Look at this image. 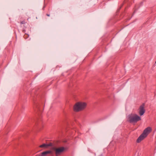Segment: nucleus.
Here are the masks:
<instances>
[{
  "mask_svg": "<svg viewBox=\"0 0 156 156\" xmlns=\"http://www.w3.org/2000/svg\"><path fill=\"white\" fill-rule=\"evenodd\" d=\"M141 120V117L135 114H129L127 117L128 122L131 123H136Z\"/></svg>",
  "mask_w": 156,
  "mask_h": 156,
  "instance_id": "obj_1",
  "label": "nucleus"
},
{
  "mask_svg": "<svg viewBox=\"0 0 156 156\" xmlns=\"http://www.w3.org/2000/svg\"><path fill=\"white\" fill-rule=\"evenodd\" d=\"M151 129L150 127H149L145 129L143 133L137 139L136 142L138 143L140 142L147 136L148 134L151 131Z\"/></svg>",
  "mask_w": 156,
  "mask_h": 156,
  "instance_id": "obj_2",
  "label": "nucleus"
},
{
  "mask_svg": "<svg viewBox=\"0 0 156 156\" xmlns=\"http://www.w3.org/2000/svg\"><path fill=\"white\" fill-rule=\"evenodd\" d=\"M86 105L87 104L85 102H77L74 106V110L75 112L81 111L86 108Z\"/></svg>",
  "mask_w": 156,
  "mask_h": 156,
  "instance_id": "obj_3",
  "label": "nucleus"
},
{
  "mask_svg": "<svg viewBox=\"0 0 156 156\" xmlns=\"http://www.w3.org/2000/svg\"><path fill=\"white\" fill-rule=\"evenodd\" d=\"M42 103L41 102H39L37 101H34V108L35 111H40L41 112L42 111L43 108L42 107Z\"/></svg>",
  "mask_w": 156,
  "mask_h": 156,
  "instance_id": "obj_4",
  "label": "nucleus"
},
{
  "mask_svg": "<svg viewBox=\"0 0 156 156\" xmlns=\"http://www.w3.org/2000/svg\"><path fill=\"white\" fill-rule=\"evenodd\" d=\"M65 149L66 148L63 147L55 148L54 150L56 156H58L60 155L64 151Z\"/></svg>",
  "mask_w": 156,
  "mask_h": 156,
  "instance_id": "obj_5",
  "label": "nucleus"
},
{
  "mask_svg": "<svg viewBox=\"0 0 156 156\" xmlns=\"http://www.w3.org/2000/svg\"><path fill=\"white\" fill-rule=\"evenodd\" d=\"M144 104H143L140 106L139 108V114L140 116H142L144 115L145 112V110L144 108Z\"/></svg>",
  "mask_w": 156,
  "mask_h": 156,
  "instance_id": "obj_6",
  "label": "nucleus"
},
{
  "mask_svg": "<svg viewBox=\"0 0 156 156\" xmlns=\"http://www.w3.org/2000/svg\"><path fill=\"white\" fill-rule=\"evenodd\" d=\"M39 147L41 148L47 147V144H44L41 145Z\"/></svg>",
  "mask_w": 156,
  "mask_h": 156,
  "instance_id": "obj_7",
  "label": "nucleus"
},
{
  "mask_svg": "<svg viewBox=\"0 0 156 156\" xmlns=\"http://www.w3.org/2000/svg\"><path fill=\"white\" fill-rule=\"evenodd\" d=\"M47 147H48L49 146H52V144L51 143H50L49 144H47Z\"/></svg>",
  "mask_w": 156,
  "mask_h": 156,
  "instance_id": "obj_8",
  "label": "nucleus"
},
{
  "mask_svg": "<svg viewBox=\"0 0 156 156\" xmlns=\"http://www.w3.org/2000/svg\"><path fill=\"white\" fill-rule=\"evenodd\" d=\"M25 21H23L20 22L21 24H25Z\"/></svg>",
  "mask_w": 156,
  "mask_h": 156,
  "instance_id": "obj_9",
  "label": "nucleus"
},
{
  "mask_svg": "<svg viewBox=\"0 0 156 156\" xmlns=\"http://www.w3.org/2000/svg\"><path fill=\"white\" fill-rule=\"evenodd\" d=\"M46 15L48 16H49L50 15V14H46Z\"/></svg>",
  "mask_w": 156,
  "mask_h": 156,
  "instance_id": "obj_10",
  "label": "nucleus"
},
{
  "mask_svg": "<svg viewBox=\"0 0 156 156\" xmlns=\"http://www.w3.org/2000/svg\"><path fill=\"white\" fill-rule=\"evenodd\" d=\"M45 7V6H43V10H44V9Z\"/></svg>",
  "mask_w": 156,
  "mask_h": 156,
  "instance_id": "obj_11",
  "label": "nucleus"
},
{
  "mask_svg": "<svg viewBox=\"0 0 156 156\" xmlns=\"http://www.w3.org/2000/svg\"><path fill=\"white\" fill-rule=\"evenodd\" d=\"M130 19H130H128V20H129Z\"/></svg>",
  "mask_w": 156,
  "mask_h": 156,
  "instance_id": "obj_12",
  "label": "nucleus"
},
{
  "mask_svg": "<svg viewBox=\"0 0 156 156\" xmlns=\"http://www.w3.org/2000/svg\"><path fill=\"white\" fill-rule=\"evenodd\" d=\"M155 63H156V62H155Z\"/></svg>",
  "mask_w": 156,
  "mask_h": 156,
  "instance_id": "obj_13",
  "label": "nucleus"
}]
</instances>
